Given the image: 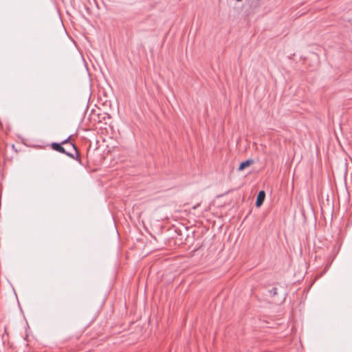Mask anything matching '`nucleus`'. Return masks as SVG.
<instances>
[{
    "mask_svg": "<svg viewBox=\"0 0 352 352\" xmlns=\"http://www.w3.org/2000/svg\"><path fill=\"white\" fill-rule=\"evenodd\" d=\"M265 198V192L264 190H260L257 195L255 203L256 207L258 208L262 206Z\"/></svg>",
    "mask_w": 352,
    "mask_h": 352,
    "instance_id": "7ed1b4c3",
    "label": "nucleus"
},
{
    "mask_svg": "<svg viewBox=\"0 0 352 352\" xmlns=\"http://www.w3.org/2000/svg\"><path fill=\"white\" fill-rule=\"evenodd\" d=\"M277 288L273 287L272 289L268 290V292L270 293V296L271 297H274L277 294Z\"/></svg>",
    "mask_w": 352,
    "mask_h": 352,
    "instance_id": "39448f33",
    "label": "nucleus"
},
{
    "mask_svg": "<svg viewBox=\"0 0 352 352\" xmlns=\"http://www.w3.org/2000/svg\"><path fill=\"white\" fill-rule=\"evenodd\" d=\"M254 162V161L252 159H248L245 161L241 162L239 166L238 170L241 171V170H244L245 168L253 164Z\"/></svg>",
    "mask_w": 352,
    "mask_h": 352,
    "instance_id": "20e7f679",
    "label": "nucleus"
},
{
    "mask_svg": "<svg viewBox=\"0 0 352 352\" xmlns=\"http://www.w3.org/2000/svg\"><path fill=\"white\" fill-rule=\"evenodd\" d=\"M63 144H62V142H52L50 146L53 150L58 153L65 154L66 155L69 156L72 159H75L74 154L71 152L66 151L65 148L63 146Z\"/></svg>",
    "mask_w": 352,
    "mask_h": 352,
    "instance_id": "f257e3e1",
    "label": "nucleus"
},
{
    "mask_svg": "<svg viewBox=\"0 0 352 352\" xmlns=\"http://www.w3.org/2000/svg\"><path fill=\"white\" fill-rule=\"evenodd\" d=\"M71 138H72V135H69L67 139L63 140L61 142L63 145H67V144H69V146L73 149V151H74V156H75V160H78L79 162H80V156H79V153H78V149H77V147L76 146L70 142L71 140Z\"/></svg>",
    "mask_w": 352,
    "mask_h": 352,
    "instance_id": "f03ea898",
    "label": "nucleus"
}]
</instances>
